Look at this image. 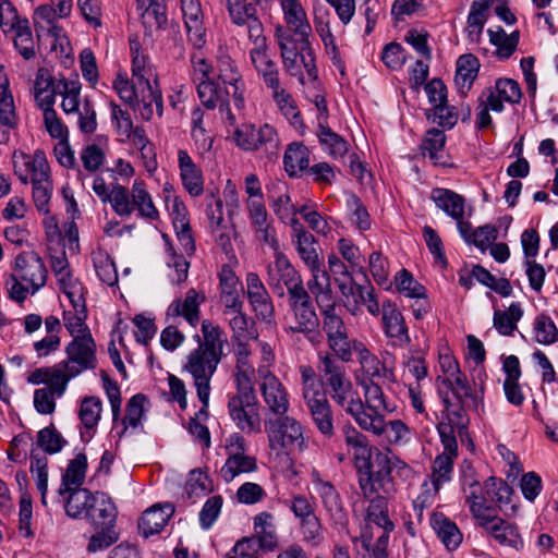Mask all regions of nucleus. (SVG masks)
Listing matches in <instances>:
<instances>
[{"label":"nucleus","instance_id":"40","mask_svg":"<svg viewBox=\"0 0 558 558\" xmlns=\"http://www.w3.org/2000/svg\"><path fill=\"white\" fill-rule=\"evenodd\" d=\"M268 199L275 215L281 221L286 222L293 217L294 206L289 195L288 185L280 180L272 181L267 186Z\"/></svg>","mask_w":558,"mask_h":558},{"label":"nucleus","instance_id":"29","mask_svg":"<svg viewBox=\"0 0 558 558\" xmlns=\"http://www.w3.org/2000/svg\"><path fill=\"white\" fill-rule=\"evenodd\" d=\"M292 243L307 268L324 264L317 252V243L312 233L305 230L296 218L291 219Z\"/></svg>","mask_w":558,"mask_h":558},{"label":"nucleus","instance_id":"39","mask_svg":"<svg viewBox=\"0 0 558 558\" xmlns=\"http://www.w3.org/2000/svg\"><path fill=\"white\" fill-rule=\"evenodd\" d=\"M430 526L441 544L450 551L460 547L463 534L459 526L442 513L430 517Z\"/></svg>","mask_w":558,"mask_h":558},{"label":"nucleus","instance_id":"38","mask_svg":"<svg viewBox=\"0 0 558 558\" xmlns=\"http://www.w3.org/2000/svg\"><path fill=\"white\" fill-rule=\"evenodd\" d=\"M174 508L171 504L154 505L141 517L138 527L145 537L157 534L166 526L172 517Z\"/></svg>","mask_w":558,"mask_h":558},{"label":"nucleus","instance_id":"51","mask_svg":"<svg viewBox=\"0 0 558 558\" xmlns=\"http://www.w3.org/2000/svg\"><path fill=\"white\" fill-rule=\"evenodd\" d=\"M522 316L523 310L521 305L519 303H511L507 310H496L494 312V328L501 336H512Z\"/></svg>","mask_w":558,"mask_h":558},{"label":"nucleus","instance_id":"58","mask_svg":"<svg viewBox=\"0 0 558 558\" xmlns=\"http://www.w3.org/2000/svg\"><path fill=\"white\" fill-rule=\"evenodd\" d=\"M480 69L477 58L471 53L462 54L457 61L454 82L460 89H470Z\"/></svg>","mask_w":558,"mask_h":558},{"label":"nucleus","instance_id":"6","mask_svg":"<svg viewBox=\"0 0 558 558\" xmlns=\"http://www.w3.org/2000/svg\"><path fill=\"white\" fill-rule=\"evenodd\" d=\"M318 369L325 378L330 398L349 415L361 409L360 396L348 377L345 367L328 351L318 352Z\"/></svg>","mask_w":558,"mask_h":558},{"label":"nucleus","instance_id":"2","mask_svg":"<svg viewBox=\"0 0 558 558\" xmlns=\"http://www.w3.org/2000/svg\"><path fill=\"white\" fill-rule=\"evenodd\" d=\"M217 70V83L206 80L197 84L198 98L206 109H218L225 125L234 126L245 117V84L235 62L229 56L218 58Z\"/></svg>","mask_w":558,"mask_h":558},{"label":"nucleus","instance_id":"15","mask_svg":"<svg viewBox=\"0 0 558 558\" xmlns=\"http://www.w3.org/2000/svg\"><path fill=\"white\" fill-rule=\"evenodd\" d=\"M266 281L279 298H283L286 293L290 298L305 289L300 272L282 252L274 254V260L267 265Z\"/></svg>","mask_w":558,"mask_h":558},{"label":"nucleus","instance_id":"24","mask_svg":"<svg viewBox=\"0 0 558 558\" xmlns=\"http://www.w3.org/2000/svg\"><path fill=\"white\" fill-rule=\"evenodd\" d=\"M66 360L76 368L78 375L86 369H94L97 364L96 343L92 333L74 337L65 347Z\"/></svg>","mask_w":558,"mask_h":558},{"label":"nucleus","instance_id":"53","mask_svg":"<svg viewBox=\"0 0 558 558\" xmlns=\"http://www.w3.org/2000/svg\"><path fill=\"white\" fill-rule=\"evenodd\" d=\"M73 306V311H64L63 322L64 327L70 332L72 338L78 335L90 333L89 328L86 325L87 311L85 300L70 302Z\"/></svg>","mask_w":558,"mask_h":558},{"label":"nucleus","instance_id":"20","mask_svg":"<svg viewBox=\"0 0 558 558\" xmlns=\"http://www.w3.org/2000/svg\"><path fill=\"white\" fill-rule=\"evenodd\" d=\"M476 526L502 546L519 549L523 546L517 525L510 523L495 512V508L476 519Z\"/></svg>","mask_w":558,"mask_h":558},{"label":"nucleus","instance_id":"52","mask_svg":"<svg viewBox=\"0 0 558 558\" xmlns=\"http://www.w3.org/2000/svg\"><path fill=\"white\" fill-rule=\"evenodd\" d=\"M59 492L60 494H69L65 502V512L69 517L74 519L82 517L86 518V512L89 510V506L94 498L93 494L83 488L65 490L60 488Z\"/></svg>","mask_w":558,"mask_h":558},{"label":"nucleus","instance_id":"30","mask_svg":"<svg viewBox=\"0 0 558 558\" xmlns=\"http://www.w3.org/2000/svg\"><path fill=\"white\" fill-rule=\"evenodd\" d=\"M204 302V293L191 288L186 291L184 299H175L170 303L167 308V316L171 318L183 317L190 326L196 327L199 323V306Z\"/></svg>","mask_w":558,"mask_h":558},{"label":"nucleus","instance_id":"5","mask_svg":"<svg viewBox=\"0 0 558 558\" xmlns=\"http://www.w3.org/2000/svg\"><path fill=\"white\" fill-rule=\"evenodd\" d=\"M264 428L267 435L270 452L278 457L290 458L295 453H303L308 448V437L305 426L295 417L280 415L266 417Z\"/></svg>","mask_w":558,"mask_h":558},{"label":"nucleus","instance_id":"43","mask_svg":"<svg viewBox=\"0 0 558 558\" xmlns=\"http://www.w3.org/2000/svg\"><path fill=\"white\" fill-rule=\"evenodd\" d=\"M108 138L98 135L93 142L85 144L80 153L84 169L90 173L97 172L105 163Z\"/></svg>","mask_w":558,"mask_h":558},{"label":"nucleus","instance_id":"37","mask_svg":"<svg viewBox=\"0 0 558 558\" xmlns=\"http://www.w3.org/2000/svg\"><path fill=\"white\" fill-rule=\"evenodd\" d=\"M101 413L102 401L99 397L89 396L82 399L78 408L82 438L90 439L95 435Z\"/></svg>","mask_w":558,"mask_h":558},{"label":"nucleus","instance_id":"26","mask_svg":"<svg viewBox=\"0 0 558 558\" xmlns=\"http://www.w3.org/2000/svg\"><path fill=\"white\" fill-rule=\"evenodd\" d=\"M181 11L189 43L196 50L204 49L207 44V36L204 26V14L199 1L181 0Z\"/></svg>","mask_w":558,"mask_h":558},{"label":"nucleus","instance_id":"28","mask_svg":"<svg viewBox=\"0 0 558 558\" xmlns=\"http://www.w3.org/2000/svg\"><path fill=\"white\" fill-rule=\"evenodd\" d=\"M383 326L391 345L405 348L410 344L411 338L404 317L397 305L390 301L383 303Z\"/></svg>","mask_w":558,"mask_h":558},{"label":"nucleus","instance_id":"16","mask_svg":"<svg viewBox=\"0 0 558 558\" xmlns=\"http://www.w3.org/2000/svg\"><path fill=\"white\" fill-rule=\"evenodd\" d=\"M257 386L268 412L267 417L288 414L290 410V393L283 383L264 365L257 368Z\"/></svg>","mask_w":558,"mask_h":558},{"label":"nucleus","instance_id":"34","mask_svg":"<svg viewBox=\"0 0 558 558\" xmlns=\"http://www.w3.org/2000/svg\"><path fill=\"white\" fill-rule=\"evenodd\" d=\"M178 167L182 184L189 194L192 196L202 195L204 192L203 171L185 149L178 150Z\"/></svg>","mask_w":558,"mask_h":558},{"label":"nucleus","instance_id":"27","mask_svg":"<svg viewBox=\"0 0 558 558\" xmlns=\"http://www.w3.org/2000/svg\"><path fill=\"white\" fill-rule=\"evenodd\" d=\"M246 298L258 319L270 322L275 307L269 292L256 272L246 275Z\"/></svg>","mask_w":558,"mask_h":558},{"label":"nucleus","instance_id":"60","mask_svg":"<svg viewBox=\"0 0 558 558\" xmlns=\"http://www.w3.org/2000/svg\"><path fill=\"white\" fill-rule=\"evenodd\" d=\"M229 316V326L232 330V339L235 343L246 342L251 339H257V331L254 328V322L242 311Z\"/></svg>","mask_w":558,"mask_h":558},{"label":"nucleus","instance_id":"63","mask_svg":"<svg viewBox=\"0 0 558 558\" xmlns=\"http://www.w3.org/2000/svg\"><path fill=\"white\" fill-rule=\"evenodd\" d=\"M445 143L446 136L442 131L438 129L427 131L422 143L423 155L428 157L434 165L442 163Z\"/></svg>","mask_w":558,"mask_h":558},{"label":"nucleus","instance_id":"62","mask_svg":"<svg viewBox=\"0 0 558 558\" xmlns=\"http://www.w3.org/2000/svg\"><path fill=\"white\" fill-rule=\"evenodd\" d=\"M58 94L57 85L54 86L49 75L38 73L34 84V98L38 107L53 108L54 96Z\"/></svg>","mask_w":558,"mask_h":558},{"label":"nucleus","instance_id":"47","mask_svg":"<svg viewBox=\"0 0 558 558\" xmlns=\"http://www.w3.org/2000/svg\"><path fill=\"white\" fill-rule=\"evenodd\" d=\"M284 169L290 177H296L300 172L310 167V153L302 143H291L288 145L283 156Z\"/></svg>","mask_w":558,"mask_h":558},{"label":"nucleus","instance_id":"3","mask_svg":"<svg viewBox=\"0 0 558 558\" xmlns=\"http://www.w3.org/2000/svg\"><path fill=\"white\" fill-rule=\"evenodd\" d=\"M363 389L364 401L360 398L361 409L352 418L357 426L383 439L389 446L405 444L411 436L410 427L402 420H386V413H392L396 405L387 400L383 388L374 380H360Z\"/></svg>","mask_w":558,"mask_h":558},{"label":"nucleus","instance_id":"4","mask_svg":"<svg viewBox=\"0 0 558 558\" xmlns=\"http://www.w3.org/2000/svg\"><path fill=\"white\" fill-rule=\"evenodd\" d=\"M48 270L43 258L34 251L16 255L12 272L4 280V288L10 299L22 303L45 287Z\"/></svg>","mask_w":558,"mask_h":558},{"label":"nucleus","instance_id":"46","mask_svg":"<svg viewBox=\"0 0 558 558\" xmlns=\"http://www.w3.org/2000/svg\"><path fill=\"white\" fill-rule=\"evenodd\" d=\"M255 538L263 549L272 550L277 546L275 517L269 512H260L254 518Z\"/></svg>","mask_w":558,"mask_h":558},{"label":"nucleus","instance_id":"10","mask_svg":"<svg viewBox=\"0 0 558 558\" xmlns=\"http://www.w3.org/2000/svg\"><path fill=\"white\" fill-rule=\"evenodd\" d=\"M228 395V414L234 425L245 434H258L262 430L259 404L254 387H235Z\"/></svg>","mask_w":558,"mask_h":558},{"label":"nucleus","instance_id":"49","mask_svg":"<svg viewBox=\"0 0 558 558\" xmlns=\"http://www.w3.org/2000/svg\"><path fill=\"white\" fill-rule=\"evenodd\" d=\"M81 88L82 86L77 78H61L57 83L58 95L62 97L61 108L65 114H72L82 107L83 102L80 99Z\"/></svg>","mask_w":558,"mask_h":558},{"label":"nucleus","instance_id":"21","mask_svg":"<svg viewBox=\"0 0 558 558\" xmlns=\"http://www.w3.org/2000/svg\"><path fill=\"white\" fill-rule=\"evenodd\" d=\"M454 460L446 456H436L430 466L429 482L425 481L422 484V493L415 499V506L420 504L424 507L434 502L440 488L452 478Z\"/></svg>","mask_w":558,"mask_h":558},{"label":"nucleus","instance_id":"17","mask_svg":"<svg viewBox=\"0 0 558 558\" xmlns=\"http://www.w3.org/2000/svg\"><path fill=\"white\" fill-rule=\"evenodd\" d=\"M289 305L294 316V325L289 327L290 331L303 333L314 345L320 344L319 320L308 291L304 289L290 296Z\"/></svg>","mask_w":558,"mask_h":558},{"label":"nucleus","instance_id":"22","mask_svg":"<svg viewBox=\"0 0 558 558\" xmlns=\"http://www.w3.org/2000/svg\"><path fill=\"white\" fill-rule=\"evenodd\" d=\"M14 174L24 184L37 182L50 177V167L46 154L37 149L34 154L14 151L12 156Z\"/></svg>","mask_w":558,"mask_h":558},{"label":"nucleus","instance_id":"25","mask_svg":"<svg viewBox=\"0 0 558 558\" xmlns=\"http://www.w3.org/2000/svg\"><path fill=\"white\" fill-rule=\"evenodd\" d=\"M485 495L488 505L495 508V512H502L505 517H514L519 506L514 501L513 489L501 478L488 477L484 482Z\"/></svg>","mask_w":558,"mask_h":558},{"label":"nucleus","instance_id":"59","mask_svg":"<svg viewBox=\"0 0 558 558\" xmlns=\"http://www.w3.org/2000/svg\"><path fill=\"white\" fill-rule=\"evenodd\" d=\"M167 244V260L166 264L168 268L171 270L168 274V277L172 283L179 284L184 282L187 279L190 263L183 255H179L175 253L172 244L169 242L167 235H163Z\"/></svg>","mask_w":558,"mask_h":558},{"label":"nucleus","instance_id":"19","mask_svg":"<svg viewBox=\"0 0 558 558\" xmlns=\"http://www.w3.org/2000/svg\"><path fill=\"white\" fill-rule=\"evenodd\" d=\"M323 331L326 335L329 349L333 356L342 362H350V349L354 339H350L348 328L342 317L336 312L335 303L329 307H320Z\"/></svg>","mask_w":558,"mask_h":558},{"label":"nucleus","instance_id":"18","mask_svg":"<svg viewBox=\"0 0 558 558\" xmlns=\"http://www.w3.org/2000/svg\"><path fill=\"white\" fill-rule=\"evenodd\" d=\"M487 375L484 369L477 371L473 387L466 376L461 372L451 378H445L444 383L451 391L462 410L472 409L478 411L484 408L485 381Z\"/></svg>","mask_w":558,"mask_h":558},{"label":"nucleus","instance_id":"32","mask_svg":"<svg viewBox=\"0 0 558 558\" xmlns=\"http://www.w3.org/2000/svg\"><path fill=\"white\" fill-rule=\"evenodd\" d=\"M313 423L320 434L330 438L335 434L333 414L325 392L304 398Z\"/></svg>","mask_w":558,"mask_h":558},{"label":"nucleus","instance_id":"50","mask_svg":"<svg viewBox=\"0 0 558 558\" xmlns=\"http://www.w3.org/2000/svg\"><path fill=\"white\" fill-rule=\"evenodd\" d=\"M203 341L198 343L197 349L209 352L221 360L226 337L222 329L214 325L210 320L202 323Z\"/></svg>","mask_w":558,"mask_h":558},{"label":"nucleus","instance_id":"41","mask_svg":"<svg viewBox=\"0 0 558 558\" xmlns=\"http://www.w3.org/2000/svg\"><path fill=\"white\" fill-rule=\"evenodd\" d=\"M251 350L246 342L235 344V366L233 372L235 387H254L253 379L255 374H257V371L251 361Z\"/></svg>","mask_w":558,"mask_h":558},{"label":"nucleus","instance_id":"36","mask_svg":"<svg viewBox=\"0 0 558 558\" xmlns=\"http://www.w3.org/2000/svg\"><path fill=\"white\" fill-rule=\"evenodd\" d=\"M311 271V279L307 281L308 293H311L318 305V307H329L335 303L331 290L330 276L325 269L324 264L308 268Z\"/></svg>","mask_w":558,"mask_h":558},{"label":"nucleus","instance_id":"54","mask_svg":"<svg viewBox=\"0 0 558 558\" xmlns=\"http://www.w3.org/2000/svg\"><path fill=\"white\" fill-rule=\"evenodd\" d=\"M317 137L323 150L332 158L343 157L348 151V143L339 134L335 133L327 123L319 124Z\"/></svg>","mask_w":558,"mask_h":558},{"label":"nucleus","instance_id":"56","mask_svg":"<svg viewBox=\"0 0 558 558\" xmlns=\"http://www.w3.org/2000/svg\"><path fill=\"white\" fill-rule=\"evenodd\" d=\"M87 470V458L84 453H77L70 460L64 474L62 475V489L81 488L85 481Z\"/></svg>","mask_w":558,"mask_h":558},{"label":"nucleus","instance_id":"64","mask_svg":"<svg viewBox=\"0 0 558 558\" xmlns=\"http://www.w3.org/2000/svg\"><path fill=\"white\" fill-rule=\"evenodd\" d=\"M146 397L142 393L133 396L126 403L125 416L122 420L123 433H126L130 428L137 429L142 425V421L145 417L144 404Z\"/></svg>","mask_w":558,"mask_h":558},{"label":"nucleus","instance_id":"12","mask_svg":"<svg viewBox=\"0 0 558 558\" xmlns=\"http://www.w3.org/2000/svg\"><path fill=\"white\" fill-rule=\"evenodd\" d=\"M220 359L199 349L192 350L183 364V371L193 378L197 397L202 404L208 407L210 396V380L217 371Z\"/></svg>","mask_w":558,"mask_h":558},{"label":"nucleus","instance_id":"44","mask_svg":"<svg viewBox=\"0 0 558 558\" xmlns=\"http://www.w3.org/2000/svg\"><path fill=\"white\" fill-rule=\"evenodd\" d=\"M271 97L280 113L294 129H302L304 126L295 100L282 85L271 90Z\"/></svg>","mask_w":558,"mask_h":558},{"label":"nucleus","instance_id":"35","mask_svg":"<svg viewBox=\"0 0 558 558\" xmlns=\"http://www.w3.org/2000/svg\"><path fill=\"white\" fill-rule=\"evenodd\" d=\"M117 514V508L109 496L105 493L94 494L89 510L86 512V519L94 529L114 526Z\"/></svg>","mask_w":558,"mask_h":558},{"label":"nucleus","instance_id":"31","mask_svg":"<svg viewBox=\"0 0 558 558\" xmlns=\"http://www.w3.org/2000/svg\"><path fill=\"white\" fill-rule=\"evenodd\" d=\"M283 19L288 28L295 36L294 39L310 40L312 35V26L307 19V14L299 0H280Z\"/></svg>","mask_w":558,"mask_h":558},{"label":"nucleus","instance_id":"42","mask_svg":"<svg viewBox=\"0 0 558 558\" xmlns=\"http://www.w3.org/2000/svg\"><path fill=\"white\" fill-rule=\"evenodd\" d=\"M132 214L136 210L140 218L154 221L159 218V211L156 208L153 197L148 192L143 180L136 179L131 189Z\"/></svg>","mask_w":558,"mask_h":558},{"label":"nucleus","instance_id":"23","mask_svg":"<svg viewBox=\"0 0 558 558\" xmlns=\"http://www.w3.org/2000/svg\"><path fill=\"white\" fill-rule=\"evenodd\" d=\"M355 354L356 361L360 365L361 375L357 376V383L360 380H375L376 378H392V369L385 366L383 362L372 353L366 344L354 338L350 349V362L352 356Z\"/></svg>","mask_w":558,"mask_h":558},{"label":"nucleus","instance_id":"57","mask_svg":"<svg viewBox=\"0 0 558 558\" xmlns=\"http://www.w3.org/2000/svg\"><path fill=\"white\" fill-rule=\"evenodd\" d=\"M489 43L497 48L499 59H508L517 49L519 44V32L507 34L502 27L487 29Z\"/></svg>","mask_w":558,"mask_h":558},{"label":"nucleus","instance_id":"11","mask_svg":"<svg viewBox=\"0 0 558 558\" xmlns=\"http://www.w3.org/2000/svg\"><path fill=\"white\" fill-rule=\"evenodd\" d=\"M233 128V140L235 145L245 151H263L267 157H276L279 153L280 140L276 129L264 123L259 126L253 123L238 125ZM228 130L231 126L225 125Z\"/></svg>","mask_w":558,"mask_h":558},{"label":"nucleus","instance_id":"45","mask_svg":"<svg viewBox=\"0 0 558 558\" xmlns=\"http://www.w3.org/2000/svg\"><path fill=\"white\" fill-rule=\"evenodd\" d=\"M132 82L131 85H141L156 82V73L146 56L140 51V44L131 41Z\"/></svg>","mask_w":558,"mask_h":558},{"label":"nucleus","instance_id":"7","mask_svg":"<svg viewBox=\"0 0 558 558\" xmlns=\"http://www.w3.org/2000/svg\"><path fill=\"white\" fill-rule=\"evenodd\" d=\"M276 35L284 71L296 77L302 85L306 82L304 73H306L310 81H315L317 69L310 40H305V43L296 40L281 27L277 28Z\"/></svg>","mask_w":558,"mask_h":558},{"label":"nucleus","instance_id":"33","mask_svg":"<svg viewBox=\"0 0 558 558\" xmlns=\"http://www.w3.org/2000/svg\"><path fill=\"white\" fill-rule=\"evenodd\" d=\"M430 199L453 220L471 216V208L466 207L464 197L452 190L435 187L430 192Z\"/></svg>","mask_w":558,"mask_h":558},{"label":"nucleus","instance_id":"14","mask_svg":"<svg viewBox=\"0 0 558 558\" xmlns=\"http://www.w3.org/2000/svg\"><path fill=\"white\" fill-rule=\"evenodd\" d=\"M311 483L333 529L339 533L349 534V517L336 486L316 470L311 473Z\"/></svg>","mask_w":558,"mask_h":558},{"label":"nucleus","instance_id":"55","mask_svg":"<svg viewBox=\"0 0 558 558\" xmlns=\"http://www.w3.org/2000/svg\"><path fill=\"white\" fill-rule=\"evenodd\" d=\"M533 340L542 345H551L558 341V328L547 314H538L532 324Z\"/></svg>","mask_w":558,"mask_h":558},{"label":"nucleus","instance_id":"1","mask_svg":"<svg viewBox=\"0 0 558 558\" xmlns=\"http://www.w3.org/2000/svg\"><path fill=\"white\" fill-rule=\"evenodd\" d=\"M344 441L354 450V465L361 500L352 502L354 518L361 519L360 534H345L352 542L368 548L377 538V529L391 532L395 527L388 517L387 497L395 492L392 468L410 472L407 463L372 446L367 437L354 426L342 427Z\"/></svg>","mask_w":558,"mask_h":558},{"label":"nucleus","instance_id":"61","mask_svg":"<svg viewBox=\"0 0 558 558\" xmlns=\"http://www.w3.org/2000/svg\"><path fill=\"white\" fill-rule=\"evenodd\" d=\"M462 495L474 521L494 508L487 504L484 484L466 488L462 490Z\"/></svg>","mask_w":558,"mask_h":558},{"label":"nucleus","instance_id":"9","mask_svg":"<svg viewBox=\"0 0 558 558\" xmlns=\"http://www.w3.org/2000/svg\"><path fill=\"white\" fill-rule=\"evenodd\" d=\"M522 97L520 85L512 78H498L493 86L483 89L478 96L476 113V125L480 129L492 124L493 119L489 111L502 112L504 102L518 104Z\"/></svg>","mask_w":558,"mask_h":558},{"label":"nucleus","instance_id":"13","mask_svg":"<svg viewBox=\"0 0 558 558\" xmlns=\"http://www.w3.org/2000/svg\"><path fill=\"white\" fill-rule=\"evenodd\" d=\"M223 449L227 459L220 469V476L227 483L245 473L257 470V460L247 454V441L240 433H232L226 439Z\"/></svg>","mask_w":558,"mask_h":558},{"label":"nucleus","instance_id":"48","mask_svg":"<svg viewBox=\"0 0 558 558\" xmlns=\"http://www.w3.org/2000/svg\"><path fill=\"white\" fill-rule=\"evenodd\" d=\"M47 387L57 392V397L61 398L68 387L69 381L78 375L76 368L70 365V362H60L52 366H48Z\"/></svg>","mask_w":558,"mask_h":558},{"label":"nucleus","instance_id":"8","mask_svg":"<svg viewBox=\"0 0 558 558\" xmlns=\"http://www.w3.org/2000/svg\"><path fill=\"white\" fill-rule=\"evenodd\" d=\"M113 87L121 100L137 110L144 120H151L155 112L161 117L163 105L157 81L147 84L131 85L126 74H118Z\"/></svg>","mask_w":558,"mask_h":558}]
</instances>
